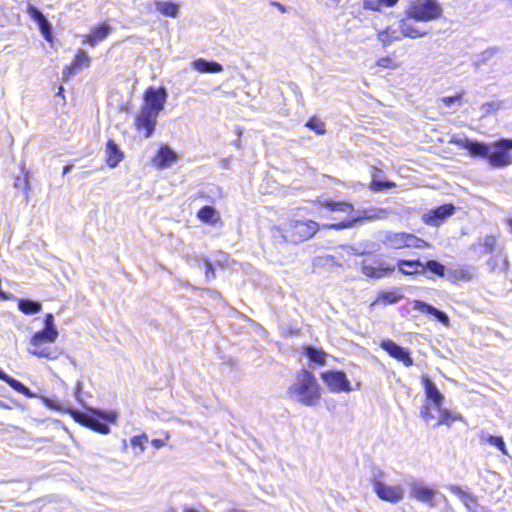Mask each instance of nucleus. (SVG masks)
<instances>
[{
    "mask_svg": "<svg viewBox=\"0 0 512 512\" xmlns=\"http://www.w3.org/2000/svg\"><path fill=\"white\" fill-rule=\"evenodd\" d=\"M376 64H377V66L382 67V68H386V69H396L399 66L395 62V60L392 59L389 56L382 57V58L378 59Z\"/></svg>",
    "mask_w": 512,
    "mask_h": 512,
    "instance_id": "obj_43",
    "label": "nucleus"
},
{
    "mask_svg": "<svg viewBox=\"0 0 512 512\" xmlns=\"http://www.w3.org/2000/svg\"><path fill=\"white\" fill-rule=\"evenodd\" d=\"M413 309L417 310L421 313L429 314V315L433 316L435 319H437L439 322H441L442 324H444L446 326L449 325L448 315L445 312L432 306L431 304H428L421 300H415L413 302Z\"/></svg>",
    "mask_w": 512,
    "mask_h": 512,
    "instance_id": "obj_18",
    "label": "nucleus"
},
{
    "mask_svg": "<svg viewBox=\"0 0 512 512\" xmlns=\"http://www.w3.org/2000/svg\"><path fill=\"white\" fill-rule=\"evenodd\" d=\"M158 115V112L142 106L139 115L136 117L135 125L139 130L145 129L146 138H149L153 134Z\"/></svg>",
    "mask_w": 512,
    "mask_h": 512,
    "instance_id": "obj_13",
    "label": "nucleus"
},
{
    "mask_svg": "<svg viewBox=\"0 0 512 512\" xmlns=\"http://www.w3.org/2000/svg\"><path fill=\"white\" fill-rule=\"evenodd\" d=\"M404 269H405V270H410V271L412 270V271H413V270H415V269L420 270V267H409V266H404Z\"/></svg>",
    "mask_w": 512,
    "mask_h": 512,
    "instance_id": "obj_62",
    "label": "nucleus"
},
{
    "mask_svg": "<svg viewBox=\"0 0 512 512\" xmlns=\"http://www.w3.org/2000/svg\"><path fill=\"white\" fill-rule=\"evenodd\" d=\"M382 243L392 249H401L407 245V233L406 232H383L381 237Z\"/></svg>",
    "mask_w": 512,
    "mask_h": 512,
    "instance_id": "obj_19",
    "label": "nucleus"
},
{
    "mask_svg": "<svg viewBox=\"0 0 512 512\" xmlns=\"http://www.w3.org/2000/svg\"><path fill=\"white\" fill-rule=\"evenodd\" d=\"M148 441V438L145 434L143 435H140V436H134L132 439H131V445L133 447H139L140 448V452H143L145 450V447H144V443Z\"/></svg>",
    "mask_w": 512,
    "mask_h": 512,
    "instance_id": "obj_49",
    "label": "nucleus"
},
{
    "mask_svg": "<svg viewBox=\"0 0 512 512\" xmlns=\"http://www.w3.org/2000/svg\"><path fill=\"white\" fill-rule=\"evenodd\" d=\"M192 67L201 73H219L223 71V66L215 61H208L203 58H199L192 62Z\"/></svg>",
    "mask_w": 512,
    "mask_h": 512,
    "instance_id": "obj_22",
    "label": "nucleus"
},
{
    "mask_svg": "<svg viewBox=\"0 0 512 512\" xmlns=\"http://www.w3.org/2000/svg\"><path fill=\"white\" fill-rule=\"evenodd\" d=\"M512 139L501 138L490 144L488 162L492 167L504 168L512 165Z\"/></svg>",
    "mask_w": 512,
    "mask_h": 512,
    "instance_id": "obj_7",
    "label": "nucleus"
},
{
    "mask_svg": "<svg viewBox=\"0 0 512 512\" xmlns=\"http://www.w3.org/2000/svg\"><path fill=\"white\" fill-rule=\"evenodd\" d=\"M406 13L409 19L428 22L439 18L442 8L435 0H415L410 4Z\"/></svg>",
    "mask_w": 512,
    "mask_h": 512,
    "instance_id": "obj_5",
    "label": "nucleus"
},
{
    "mask_svg": "<svg viewBox=\"0 0 512 512\" xmlns=\"http://www.w3.org/2000/svg\"><path fill=\"white\" fill-rule=\"evenodd\" d=\"M18 309L26 315H33L41 311L42 304L39 301L31 299H19Z\"/></svg>",
    "mask_w": 512,
    "mask_h": 512,
    "instance_id": "obj_31",
    "label": "nucleus"
},
{
    "mask_svg": "<svg viewBox=\"0 0 512 512\" xmlns=\"http://www.w3.org/2000/svg\"><path fill=\"white\" fill-rule=\"evenodd\" d=\"M43 328H47V329H51V330H58L55 326V323H54V316L53 314L51 313H48L45 315V318H44V327Z\"/></svg>",
    "mask_w": 512,
    "mask_h": 512,
    "instance_id": "obj_51",
    "label": "nucleus"
},
{
    "mask_svg": "<svg viewBox=\"0 0 512 512\" xmlns=\"http://www.w3.org/2000/svg\"><path fill=\"white\" fill-rule=\"evenodd\" d=\"M385 7H394L399 0H380Z\"/></svg>",
    "mask_w": 512,
    "mask_h": 512,
    "instance_id": "obj_53",
    "label": "nucleus"
},
{
    "mask_svg": "<svg viewBox=\"0 0 512 512\" xmlns=\"http://www.w3.org/2000/svg\"><path fill=\"white\" fill-rule=\"evenodd\" d=\"M470 512H489V510L486 507L478 504Z\"/></svg>",
    "mask_w": 512,
    "mask_h": 512,
    "instance_id": "obj_56",
    "label": "nucleus"
},
{
    "mask_svg": "<svg viewBox=\"0 0 512 512\" xmlns=\"http://www.w3.org/2000/svg\"><path fill=\"white\" fill-rule=\"evenodd\" d=\"M432 408H434L433 404H431L429 401H426L420 410V416L426 422H429L435 418L431 412Z\"/></svg>",
    "mask_w": 512,
    "mask_h": 512,
    "instance_id": "obj_42",
    "label": "nucleus"
},
{
    "mask_svg": "<svg viewBox=\"0 0 512 512\" xmlns=\"http://www.w3.org/2000/svg\"><path fill=\"white\" fill-rule=\"evenodd\" d=\"M395 186H396V184L394 182H391V181H381V180H378L376 178V175H373V179H372L370 188L373 191H383V190H386V189L393 188Z\"/></svg>",
    "mask_w": 512,
    "mask_h": 512,
    "instance_id": "obj_38",
    "label": "nucleus"
},
{
    "mask_svg": "<svg viewBox=\"0 0 512 512\" xmlns=\"http://www.w3.org/2000/svg\"><path fill=\"white\" fill-rule=\"evenodd\" d=\"M497 240L493 235H486L483 238V247L486 253H492L495 249Z\"/></svg>",
    "mask_w": 512,
    "mask_h": 512,
    "instance_id": "obj_46",
    "label": "nucleus"
},
{
    "mask_svg": "<svg viewBox=\"0 0 512 512\" xmlns=\"http://www.w3.org/2000/svg\"><path fill=\"white\" fill-rule=\"evenodd\" d=\"M395 270L394 266L385 265L381 260H375L373 263L364 261L361 266L362 273L370 278L380 279L392 273Z\"/></svg>",
    "mask_w": 512,
    "mask_h": 512,
    "instance_id": "obj_15",
    "label": "nucleus"
},
{
    "mask_svg": "<svg viewBox=\"0 0 512 512\" xmlns=\"http://www.w3.org/2000/svg\"><path fill=\"white\" fill-rule=\"evenodd\" d=\"M229 512H247V511L241 510V509H232Z\"/></svg>",
    "mask_w": 512,
    "mask_h": 512,
    "instance_id": "obj_63",
    "label": "nucleus"
},
{
    "mask_svg": "<svg viewBox=\"0 0 512 512\" xmlns=\"http://www.w3.org/2000/svg\"><path fill=\"white\" fill-rule=\"evenodd\" d=\"M287 395L304 406L313 407L321 399V387L312 372L301 369L288 387Z\"/></svg>",
    "mask_w": 512,
    "mask_h": 512,
    "instance_id": "obj_1",
    "label": "nucleus"
},
{
    "mask_svg": "<svg viewBox=\"0 0 512 512\" xmlns=\"http://www.w3.org/2000/svg\"><path fill=\"white\" fill-rule=\"evenodd\" d=\"M5 382L15 391L25 395L26 397L32 398L35 396V394L32 393L31 390L28 387H26L22 382L18 381L17 379L9 375Z\"/></svg>",
    "mask_w": 512,
    "mask_h": 512,
    "instance_id": "obj_34",
    "label": "nucleus"
},
{
    "mask_svg": "<svg viewBox=\"0 0 512 512\" xmlns=\"http://www.w3.org/2000/svg\"><path fill=\"white\" fill-rule=\"evenodd\" d=\"M373 489L381 500L387 502L398 503L404 498V491L401 486H389L380 480H374Z\"/></svg>",
    "mask_w": 512,
    "mask_h": 512,
    "instance_id": "obj_12",
    "label": "nucleus"
},
{
    "mask_svg": "<svg viewBox=\"0 0 512 512\" xmlns=\"http://www.w3.org/2000/svg\"><path fill=\"white\" fill-rule=\"evenodd\" d=\"M203 265L205 267V274H206V277L209 279V278H214L215 274H214V268H213V265L211 264V262H209L207 259H204L203 260Z\"/></svg>",
    "mask_w": 512,
    "mask_h": 512,
    "instance_id": "obj_52",
    "label": "nucleus"
},
{
    "mask_svg": "<svg viewBox=\"0 0 512 512\" xmlns=\"http://www.w3.org/2000/svg\"><path fill=\"white\" fill-rule=\"evenodd\" d=\"M500 106H501V103L498 101L484 103L481 107V110L483 111V116H486V115H489L491 113L498 111Z\"/></svg>",
    "mask_w": 512,
    "mask_h": 512,
    "instance_id": "obj_44",
    "label": "nucleus"
},
{
    "mask_svg": "<svg viewBox=\"0 0 512 512\" xmlns=\"http://www.w3.org/2000/svg\"><path fill=\"white\" fill-rule=\"evenodd\" d=\"M28 13L38 23L42 34L48 39L47 35L51 31V25L45 15L38 8L31 5L28 8Z\"/></svg>",
    "mask_w": 512,
    "mask_h": 512,
    "instance_id": "obj_23",
    "label": "nucleus"
},
{
    "mask_svg": "<svg viewBox=\"0 0 512 512\" xmlns=\"http://www.w3.org/2000/svg\"><path fill=\"white\" fill-rule=\"evenodd\" d=\"M183 512H199L196 509H193L191 507H185Z\"/></svg>",
    "mask_w": 512,
    "mask_h": 512,
    "instance_id": "obj_61",
    "label": "nucleus"
},
{
    "mask_svg": "<svg viewBox=\"0 0 512 512\" xmlns=\"http://www.w3.org/2000/svg\"><path fill=\"white\" fill-rule=\"evenodd\" d=\"M487 441L489 444L497 447L503 454L508 455V452H507L506 446H505V442L502 437L490 435L488 437Z\"/></svg>",
    "mask_w": 512,
    "mask_h": 512,
    "instance_id": "obj_41",
    "label": "nucleus"
},
{
    "mask_svg": "<svg viewBox=\"0 0 512 512\" xmlns=\"http://www.w3.org/2000/svg\"><path fill=\"white\" fill-rule=\"evenodd\" d=\"M321 378L333 393L351 392L353 390L349 379L343 371L329 370L323 372Z\"/></svg>",
    "mask_w": 512,
    "mask_h": 512,
    "instance_id": "obj_9",
    "label": "nucleus"
},
{
    "mask_svg": "<svg viewBox=\"0 0 512 512\" xmlns=\"http://www.w3.org/2000/svg\"><path fill=\"white\" fill-rule=\"evenodd\" d=\"M381 347L395 359L402 361L406 366L413 365V359L410 357L409 351L399 346L392 340H384Z\"/></svg>",
    "mask_w": 512,
    "mask_h": 512,
    "instance_id": "obj_17",
    "label": "nucleus"
},
{
    "mask_svg": "<svg viewBox=\"0 0 512 512\" xmlns=\"http://www.w3.org/2000/svg\"><path fill=\"white\" fill-rule=\"evenodd\" d=\"M81 391H82V382L78 381L76 384V390H75V396L77 399H79V395H80Z\"/></svg>",
    "mask_w": 512,
    "mask_h": 512,
    "instance_id": "obj_57",
    "label": "nucleus"
},
{
    "mask_svg": "<svg viewBox=\"0 0 512 512\" xmlns=\"http://www.w3.org/2000/svg\"><path fill=\"white\" fill-rule=\"evenodd\" d=\"M106 153L107 164L111 168L116 167L123 159V152L113 140L107 142Z\"/></svg>",
    "mask_w": 512,
    "mask_h": 512,
    "instance_id": "obj_24",
    "label": "nucleus"
},
{
    "mask_svg": "<svg viewBox=\"0 0 512 512\" xmlns=\"http://www.w3.org/2000/svg\"><path fill=\"white\" fill-rule=\"evenodd\" d=\"M176 158V153L169 146L164 145L160 147L157 157L154 161L156 166L160 168H166L175 162Z\"/></svg>",
    "mask_w": 512,
    "mask_h": 512,
    "instance_id": "obj_21",
    "label": "nucleus"
},
{
    "mask_svg": "<svg viewBox=\"0 0 512 512\" xmlns=\"http://www.w3.org/2000/svg\"><path fill=\"white\" fill-rule=\"evenodd\" d=\"M156 10L164 16L176 17L179 12L178 5L173 2L157 0L154 2Z\"/></svg>",
    "mask_w": 512,
    "mask_h": 512,
    "instance_id": "obj_32",
    "label": "nucleus"
},
{
    "mask_svg": "<svg viewBox=\"0 0 512 512\" xmlns=\"http://www.w3.org/2000/svg\"><path fill=\"white\" fill-rule=\"evenodd\" d=\"M322 206L331 211H340L347 213L349 217L339 223L325 224L324 228L341 230L352 227L361 220L384 219L387 216V210L381 208H371L364 210H354L352 204L347 202H336L334 200H324Z\"/></svg>",
    "mask_w": 512,
    "mask_h": 512,
    "instance_id": "obj_2",
    "label": "nucleus"
},
{
    "mask_svg": "<svg viewBox=\"0 0 512 512\" xmlns=\"http://www.w3.org/2000/svg\"><path fill=\"white\" fill-rule=\"evenodd\" d=\"M117 414L93 409L90 414H81V422L92 430L101 434H108L110 427L107 422L115 423Z\"/></svg>",
    "mask_w": 512,
    "mask_h": 512,
    "instance_id": "obj_8",
    "label": "nucleus"
},
{
    "mask_svg": "<svg viewBox=\"0 0 512 512\" xmlns=\"http://www.w3.org/2000/svg\"><path fill=\"white\" fill-rule=\"evenodd\" d=\"M377 39L383 44V46H389L394 41H398L402 39L400 29H395L392 27H387L384 30H381L377 34Z\"/></svg>",
    "mask_w": 512,
    "mask_h": 512,
    "instance_id": "obj_28",
    "label": "nucleus"
},
{
    "mask_svg": "<svg viewBox=\"0 0 512 512\" xmlns=\"http://www.w3.org/2000/svg\"><path fill=\"white\" fill-rule=\"evenodd\" d=\"M7 377H8V374H7V373H5L3 370H1V369H0V379H1L2 381H4V382H5V380L7 379Z\"/></svg>",
    "mask_w": 512,
    "mask_h": 512,
    "instance_id": "obj_59",
    "label": "nucleus"
},
{
    "mask_svg": "<svg viewBox=\"0 0 512 512\" xmlns=\"http://www.w3.org/2000/svg\"><path fill=\"white\" fill-rule=\"evenodd\" d=\"M455 211L456 207L453 204H444L424 213L422 215V221L429 226L439 227L449 217H451Z\"/></svg>",
    "mask_w": 512,
    "mask_h": 512,
    "instance_id": "obj_10",
    "label": "nucleus"
},
{
    "mask_svg": "<svg viewBox=\"0 0 512 512\" xmlns=\"http://www.w3.org/2000/svg\"><path fill=\"white\" fill-rule=\"evenodd\" d=\"M59 335L58 330L43 328L34 333L30 339L29 353L39 358L55 360L59 356L56 348L45 347V343H54Z\"/></svg>",
    "mask_w": 512,
    "mask_h": 512,
    "instance_id": "obj_4",
    "label": "nucleus"
},
{
    "mask_svg": "<svg viewBox=\"0 0 512 512\" xmlns=\"http://www.w3.org/2000/svg\"><path fill=\"white\" fill-rule=\"evenodd\" d=\"M90 57L84 50H79L71 66L64 70V75H73L76 70H80L84 67H89Z\"/></svg>",
    "mask_w": 512,
    "mask_h": 512,
    "instance_id": "obj_25",
    "label": "nucleus"
},
{
    "mask_svg": "<svg viewBox=\"0 0 512 512\" xmlns=\"http://www.w3.org/2000/svg\"><path fill=\"white\" fill-rule=\"evenodd\" d=\"M410 487V497L415 498L416 500L428 504L431 507H435L436 503L434 501V497L437 491L433 488H429L422 484L421 482L412 481L409 484Z\"/></svg>",
    "mask_w": 512,
    "mask_h": 512,
    "instance_id": "obj_14",
    "label": "nucleus"
},
{
    "mask_svg": "<svg viewBox=\"0 0 512 512\" xmlns=\"http://www.w3.org/2000/svg\"><path fill=\"white\" fill-rule=\"evenodd\" d=\"M462 95L463 93H458L456 94L455 96H446V97H443L441 100L442 102L447 106V107H450L452 104L454 103H458V105H460V100L462 98Z\"/></svg>",
    "mask_w": 512,
    "mask_h": 512,
    "instance_id": "obj_50",
    "label": "nucleus"
},
{
    "mask_svg": "<svg viewBox=\"0 0 512 512\" xmlns=\"http://www.w3.org/2000/svg\"><path fill=\"white\" fill-rule=\"evenodd\" d=\"M470 139L465 137L464 135L454 134L451 136L449 143L458 145L464 149H467Z\"/></svg>",
    "mask_w": 512,
    "mask_h": 512,
    "instance_id": "obj_45",
    "label": "nucleus"
},
{
    "mask_svg": "<svg viewBox=\"0 0 512 512\" xmlns=\"http://www.w3.org/2000/svg\"><path fill=\"white\" fill-rule=\"evenodd\" d=\"M439 412V420L436 423V426L439 425H447L450 426L453 422L457 420H461V416L459 414H455L448 409L443 408L441 406L440 409H436Z\"/></svg>",
    "mask_w": 512,
    "mask_h": 512,
    "instance_id": "obj_33",
    "label": "nucleus"
},
{
    "mask_svg": "<svg viewBox=\"0 0 512 512\" xmlns=\"http://www.w3.org/2000/svg\"><path fill=\"white\" fill-rule=\"evenodd\" d=\"M73 166L72 165H66L64 166L63 168V175H66L68 174L71 170H72Z\"/></svg>",
    "mask_w": 512,
    "mask_h": 512,
    "instance_id": "obj_58",
    "label": "nucleus"
},
{
    "mask_svg": "<svg viewBox=\"0 0 512 512\" xmlns=\"http://www.w3.org/2000/svg\"><path fill=\"white\" fill-rule=\"evenodd\" d=\"M112 31V28L108 24H102L98 27H95L92 29V32L90 35L86 36V42H88L90 45L94 46L99 41H102L105 39L110 32Z\"/></svg>",
    "mask_w": 512,
    "mask_h": 512,
    "instance_id": "obj_27",
    "label": "nucleus"
},
{
    "mask_svg": "<svg viewBox=\"0 0 512 512\" xmlns=\"http://www.w3.org/2000/svg\"><path fill=\"white\" fill-rule=\"evenodd\" d=\"M507 224L512 228V218H509V219L507 220Z\"/></svg>",
    "mask_w": 512,
    "mask_h": 512,
    "instance_id": "obj_64",
    "label": "nucleus"
},
{
    "mask_svg": "<svg viewBox=\"0 0 512 512\" xmlns=\"http://www.w3.org/2000/svg\"><path fill=\"white\" fill-rule=\"evenodd\" d=\"M399 29L402 37H409L413 39L423 37L427 34L426 31H422L421 29H419V27L411 23L408 19H402L400 21Z\"/></svg>",
    "mask_w": 512,
    "mask_h": 512,
    "instance_id": "obj_26",
    "label": "nucleus"
},
{
    "mask_svg": "<svg viewBox=\"0 0 512 512\" xmlns=\"http://www.w3.org/2000/svg\"><path fill=\"white\" fill-rule=\"evenodd\" d=\"M44 401L48 407L56 409V410L60 409V407L53 400L45 398Z\"/></svg>",
    "mask_w": 512,
    "mask_h": 512,
    "instance_id": "obj_54",
    "label": "nucleus"
},
{
    "mask_svg": "<svg viewBox=\"0 0 512 512\" xmlns=\"http://www.w3.org/2000/svg\"><path fill=\"white\" fill-rule=\"evenodd\" d=\"M409 248H429L431 247V243L415 236L414 234L407 233V245Z\"/></svg>",
    "mask_w": 512,
    "mask_h": 512,
    "instance_id": "obj_36",
    "label": "nucleus"
},
{
    "mask_svg": "<svg viewBox=\"0 0 512 512\" xmlns=\"http://www.w3.org/2000/svg\"><path fill=\"white\" fill-rule=\"evenodd\" d=\"M466 150H468L473 157H481L488 159V155L490 154V144L470 140Z\"/></svg>",
    "mask_w": 512,
    "mask_h": 512,
    "instance_id": "obj_29",
    "label": "nucleus"
},
{
    "mask_svg": "<svg viewBox=\"0 0 512 512\" xmlns=\"http://www.w3.org/2000/svg\"><path fill=\"white\" fill-rule=\"evenodd\" d=\"M449 490L459 497L461 502L464 504V506L467 508V510L470 512L474 507L478 505V498L474 494L470 493L467 490H463L460 486L457 485H451L449 487Z\"/></svg>",
    "mask_w": 512,
    "mask_h": 512,
    "instance_id": "obj_20",
    "label": "nucleus"
},
{
    "mask_svg": "<svg viewBox=\"0 0 512 512\" xmlns=\"http://www.w3.org/2000/svg\"><path fill=\"white\" fill-rule=\"evenodd\" d=\"M197 217L204 223L214 225L220 220L218 211L209 205L203 206L197 213Z\"/></svg>",
    "mask_w": 512,
    "mask_h": 512,
    "instance_id": "obj_30",
    "label": "nucleus"
},
{
    "mask_svg": "<svg viewBox=\"0 0 512 512\" xmlns=\"http://www.w3.org/2000/svg\"><path fill=\"white\" fill-rule=\"evenodd\" d=\"M399 271L404 275L422 274L426 270L443 277L445 275V266L436 260H429L426 263L416 260L401 259L397 263Z\"/></svg>",
    "mask_w": 512,
    "mask_h": 512,
    "instance_id": "obj_6",
    "label": "nucleus"
},
{
    "mask_svg": "<svg viewBox=\"0 0 512 512\" xmlns=\"http://www.w3.org/2000/svg\"><path fill=\"white\" fill-rule=\"evenodd\" d=\"M152 445L156 448V449H159L161 447H163L165 445V442L163 440H160V439H154L152 441Z\"/></svg>",
    "mask_w": 512,
    "mask_h": 512,
    "instance_id": "obj_55",
    "label": "nucleus"
},
{
    "mask_svg": "<svg viewBox=\"0 0 512 512\" xmlns=\"http://www.w3.org/2000/svg\"><path fill=\"white\" fill-rule=\"evenodd\" d=\"M274 230L284 241L298 244L313 237L319 230V224L313 220H290Z\"/></svg>",
    "mask_w": 512,
    "mask_h": 512,
    "instance_id": "obj_3",
    "label": "nucleus"
},
{
    "mask_svg": "<svg viewBox=\"0 0 512 512\" xmlns=\"http://www.w3.org/2000/svg\"><path fill=\"white\" fill-rule=\"evenodd\" d=\"M274 5H276L281 12H286V8L282 4L274 3Z\"/></svg>",
    "mask_w": 512,
    "mask_h": 512,
    "instance_id": "obj_60",
    "label": "nucleus"
},
{
    "mask_svg": "<svg viewBox=\"0 0 512 512\" xmlns=\"http://www.w3.org/2000/svg\"><path fill=\"white\" fill-rule=\"evenodd\" d=\"M167 98L168 93L165 87H149L144 93L143 106L160 113L164 109Z\"/></svg>",
    "mask_w": 512,
    "mask_h": 512,
    "instance_id": "obj_11",
    "label": "nucleus"
},
{
    "mask_svg": "<svg viewBox=\"0 0 512 512\" xmlns=\"http://www.w3.org/2000/svg\"><path fill=\"white\" fill-rule=\"evenodd\" d=\"M306 127L310 128L311 130L315 131L317 134L322 135L326 132L325 130V124L317 117H311L307 123Z\"/></svg>",
    "mask_w": 512,
    "mask_h": 512,
    "instance_id": "obj_37",
    "label": "nucleus"
},
{
    "mask_svg": "<svg viewBox=\"0 0 512 512\" xmlns=\"http://www.w3.org/2000/svg\"><path fill=\"white\" fill-rule=\"evenodd\" d=\"M498 52L497 48H489L483 51L477 58V60L474 62L475 66H479L481 64L486 63L489 61L496 53Z\"/></svg>",
    "mask_w": 512,
    "mask_h": 512,
    "instance_id": "obj_39",
    "label": "nucleus"
},
{
    "mask_svg": "<svg viewBox=\"0 0 512 512\" xmlns=\"http://www.w3.org/2000/svg\"><path fill=\"white\" fill-rule=\"evenodd\" d=\"M382 2L380 0H363V8L379 12L381 10Z\"/></svg>",
    "mask_w": 512,
    "mask_h": 512,
    "instance_id": "obj_47",
    "label": "nucleus"
},
{
    "mask_svg": "<svg viewBox=\"0 0 512 512\" xmlns=\"http://www.w3.org/2000/svg\"><path fill=\"white\" fill-rule=\"evenodd\" d=\"M305 355L307 358L317 364L323 365L325 363L326 354L313 346H308L305 348Z\"/></svg>",
    "mask_w": 512,
    "mask_h": 512,
    "instance_id": "obj_35",
    "label": "nucleus"
},
{
    "mask_svg": "<svg viewBox=\"0 0 512 512\" xmlns=\"http://www.w3.org/2000/svg\"><path fill=\"white\" fill-rule=\"evenodd\" d=\"M422 384L425 390L426 401L433 404L434 409H440L444 402L443 394L427 375L422 376Z\"/></svg>",
    "mask_w": 512,
    "mask_h": 512,
    "instance_id": "obj_16",
    "label": "nucleus"
},
{
    "mask_svg": "<svg viewBox=\"0 0 512 512\" xmlns=\"http://www.w3.org/2000/svg\"><path fill=\"white\" fill-rule=\"evenodd\" d=\"M400 296L395 292H382L377 298L378 302H382L383 304H394L398 302Z\"/></svg>",
    "mask_w": 512,
    "mask_h": 512,
    "instance_id": "obj_40",
    "label": "nucleus"
},
{
    "mask_svg": "<svg viewBox=\"0 0 512 512\" xmlns=\"http://www.w3.org/2000/svg\"><path fill=\"white\" fill-rule=\"evenodd\" d=\"M474 269L468 267H462L455 270V275L461 279L469 280L473 277Z\"/></svg>",
    "mask_w": 512,
    "mask_h": 512,
    "instance_id": "obj_48",
    "label": "nucleus"
}]
</instances>
